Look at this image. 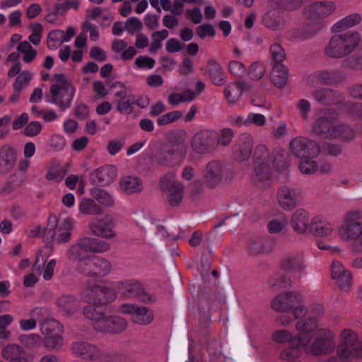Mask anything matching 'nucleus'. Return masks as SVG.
I'll list each match as a JSON object with an SVG mask.
<instances>
[{
	"label": "nucleus",
	"mask_w": 362,
	"mask_h": 362,
	"mask_svg": "<svg viewBox=\"0 0 362 362\" xmlns=\"http://www.w3.org/2000/svg\"><path fill=\"white\" fill-rule=\"evenodd\" d=\"M182 116V113L181 111L175 110L169 112L158 117L157 119V124L160 126L165 125L179 119Z\"/></svg>",
	"instance_id": "62"
},
{
	"label": "nucleus",
	"mask_w": 362,
	"mask_h": 362,
	"mask_svg": "<svg viewBox=\"0 0 362 362\" xmlns=\"http://www.w3.org/2000/svg\"><path fill=\"white\" fill-rule=\"evenodd\" d=\"M196 97L195 93L192 90H187L183 93H172L168 97V102L173 106H177L180 103L191 102Z\"/></svg>",
	"instance_id": "51"
},
{
	"label": "nucleus",
	"mask_w": 362,
	"mask_h": 362,
	"mask_svg": "<svg viewBox=\"0 0 362 362\" xmlns=\"http://www.w3.org/2000/svg\"><path fill=\"white\" fill-rule=\"evenodd\" d=\"M266 122L267 119L264 115L262 114L250 113L244 120V125L245 127H250L252 125L262 127L266 124Z\"/></svg>",
	"instance_id": "61"
},
{
	"label": "nucleus",
	"mask_w": 362,
	"mask_h": 362,
	"mask_svg": "<svg viewBox=\"0 0 362 362\" xmlns=\"http://www.w3.org/2000/svg\"><path fill=\"white\" fill-rule=\"evenodd\" d=\"M81 299L92 308L106 305L115 300L116 292L112 287L103 284L88 283L81 294Z\"/></svg>",
	"instance_id": "9"
},
{
	"label": "nucleus",
	"mask_w": 362,
	"mask_h": 362,
	"mask_svg": "<svg viewBox=\"0 0 362 362\" xmlns=\"http://www.w3.org/2000/svg\"><path fill=\"white\" fill-rule=\"evenodd\" d=\"M303 4V0H269V6L271 8H280L288 11L299 9Z\"/></svg>",
	"instance_id": "47"
},
{
	"label": "nucleus",
	"mask_w": 362,
	"mask_h": 362,
	"mask_svg": "<svg viewBox=\"0 0 362 362\" xmlns=\"http://www.w3.org/2000/svg\"><path fill=\"white\" fill-rule=\"evenodd\" d=\"M273 340L277 343L289 341L291 347L284 349L281 353V358L285 362H300L301 346L298 343H294V336L286 329L277 330L273 334Z\"/></svg>",
	"instance_id": "15"
},
{
	"label": "nucleus",
	"mask_w": 362,
	"mask_h": 362,
	"mask_svg": "<svg viewBox=\"0 0 362 362\" xmlns=\"http://www.w3.org/2000/svg\"><path fill=\"white\" fill-rule=\"evenodd\" d=\"M271 59L274 64H282L286 58V52L281 45L277 42L271 45L269 47Z\"/></svg>",
	"instance_id": "55"
},
{
	"label": "nucleus",
	"mask_w": 362,
	"mask_h": 362,
	"mask_svg": "<svg viewBox=\"0 0 362 362\" xmlns=\"http://www.w3.org/2000/svg\"><path fill=\"white\" fill-rule=\"evenodd\" d=\"M251 86V84L245 81L230 82L226 86L223 94L228 103L235 104L241 98L243 91L249 90Z\"/></svg>",
	"instance_id": "31"
},
{
	"label": "nucleus",
	"mask_w": 362,
	"mask_h": 362,
	"mask_svg": "<svg viewBox=\"0 0 362 362\" xmlns=\"http://www.w3.org/2000/svg\"><path fill=\"white\" fill-rule=\"evenodd\" d=\"M92 197L99 204L107 208L115 206V199L113 194L105 189L94 187L90 190Z\"/></svg>",
	"instance_id": "45"
},
{
	"label": "nucleus",
	"mask_w": 362,
	"mask_h": 362,
	"mask_svg": "<svg viewBox=\"0 0 362 362\" xmlns=\"http://www.w3.org/2000/svg\"><path fill=\"white\" fill-rule=\"evenodd\" d=\"M299 169L303 174L311 175L317 173H327L331 171L332 166L327 163L320 164L315 158H305L301 159L299 163Z\"/></svg>",
	"instance_id": "34"
},
{
	"label": "nucleus",
	"mask_w": 362,
	"mask_h": 362,
	"mask_svg": "<svg viewBox=\"0 0 362 362\" xmlns=\"http://www.w3.org/2000/svg\"><path fill=\"white\" fill-rule=\"evenodd\" d=\"M160 187L168 193V202L171 206L180 204L184 195V185L177 180L175 172L168 173L160 177Z\"/></svg>",
	"instance_id": "13"
},
{
	"label": "nucleus",
	"mask_w": 362,
	"mask_h": 362,
	"mask_svg": "<svg viewBox=\"0 0 362 362\" xmlns=\"http://www.w3.org/2000/svg\"><path fill=\"white\" fill-rule=\"evenodd\" d=\"M115 226L116 221L110 214L93 219L88 225L90 232L94 235L104 239H112L117 236Z\"/></svg>",
	"instance_id": "18"
},
{
	"label": "nucleus",
	"mask_w": 362,
	"mask_h": 362,
	"mask_svg": "<svg viewBox=\"0 0 362 362\" xmlns=\"http://www.w3.org/2000/svg\"><path fill=\"white\" fill-rule=\"evenodd\" d=\"M121 190L127 194H133L139 193L143 189V183L141 180L132 175L123 177L119 182Z\"/></svg>",
	"instance_id": "39"
},
{
	"label": "nucleus",
	"mask_w": 362,
	"mask_h": 362,
	"mask_svg": "<svg viewBox=\"0 0 362 362\" xmlns=\"http://www.w3.org/2000/svg\"><path fill=\"white\" fill-rule=\"evenodd\" d=\"M228 69L230 73L235 76H242L247 71L246 66L243 63L236 60H231L228 62Z\"/></svg>",
	"instance_id": "63"
},
{
	"label": "nucleus",
	"mask_w": 362,
	"mask_h": 362,
	"mask_svg": "<svg viewBox=\"0 0 362 362\" xmlns=\"http://www.w3.org/2000/svg\"><path fill=\"white\" fill-rule=\"evenodd\" d=\"M345 74L343 71L337 69L320 70L312 74L308 79V83L313 86L315 82L326 86H339L345 81Z\"/></svg>",
	"instance_id": "23"
},
{
	"label": "nucleus",
	"mask_w": 362,
	"mask_h": 362,
	"mask_svg": "<svg viewBox=\"0 0 362 362\" xmlns=\"http://www.w3.org/2000/svg\"><path fill=\"white\" fill-rule=\"evenodd\" d=\"M79 211L83 214L96 215L100 213V208L93 199H83L78 204Z\"/></svg>",
	"instance_id": "52"
},
{
	"label": "nucleus",
	"mask_w": 362,
	"mask_h": 362,
	"mask_svg": "<svg viewBox=\"0 0 362 362\" xmlns=\"http://www.w3.org/2000/svg\"><path fill=\"white\" fill-rule=\"evenodd\" d=\"M135 103L133 95H127V98L118 100L115 102L116 110L122 114L129 115L133 111V105Z\"/></svg>",
	"instance_id": "54"
},
{
	"label": "nucleus",
	"mask_w": 362,
	"mask_h": 362,
	"mask_svg": "<svg viewBox=\"0 0 362 362\" xmlns=\"http://www.w3.org/2000/svg\"><path fill=\"white\" fill-rule=\"evenodd\" d=\"M291 153L300 159L315 158L320 152L319 144L308 138L299 136L290 142Z\"/></svg>",
	"instance_id": "17"
},
{
	"label": "nucleus",
	"mask_w": 362,
	"mask_h": 362,
	"mask_svg": "<svg viewBox=\"0 0 362 362\" xmlns=\"http://www.w3.org/2000/svg\"><path fill=\"white\" fill-rule=\"evenodd\" d=\"M336 8V4L332 1L314 2L304 8L303 15L311 21L322 19L334 13Z\"/></svg>",
	"instance_id": "25"
},
{
	"label": "nucleus",
	"mask_w": 362,
	"mask_h": 362,
	"mask_svg": "<svg viewBox=\"0 0 362 362\" xmlns=\"http://www.w3.org/2000/svg\"><path fill=\"white\" fill-rule=\"evenodd\" d=\"M306 347V351L316 356L332 351L335 347L333 334L329 329H320L312 345Z\"/></svg>",
	"instance_id": "20"
},
{
	"label": "nucleus",
	"mask_w": 362,
	"mask_h": 362,
	"mask_svg": "<svg viewBox=\"0 0 362 362\" xmlns=\"http://www.w3.org/2000/svg\"><path fill=\"white\" fill-rule=\"evenodd\" d=\"M334 130L335 136H332V139H339L344 141H350L353 140L356 136L355 130L348 125L337 123L336 129Z\"/></svg>",
	"instance_id": "50"
},
{
	"label": "nucleus",
	"mask_w": 362,
	"mask_h": 362,
	"mask_svg": "<svg viewBox=\"0 0 362 362\" xmlns=\"http://www.w3.org/2000/svg\"><path fill=\"white\" fill-rule=\"evenodd\" d=\"M247 70L249 78L253 81L261 80L266 74V64L261 61H256L250 64Z\"/></svg>",
	"instance_id": "48"
},
{
	"label": "nucleus",
	"mask_w": 362,
	"mask_h": 362,
	"mask_svg": "<svg viewBox=\"0 0 362 362\" xmlns=\"http://www.w3.org/2000/svg\"><path fill=\"white\" fill-rule=\"evenodd\" d=\"M281 267L293 276H301L307 268L304 254L296 252L286 255L281 260Z\"/></svg>",
	"instance_id": "27"
},
{
	"label": "nucleus",
	"mask_w": 362,
	"mask_h": 362,
	"mask_svg": "<svg viewBox=\"0 0 362 362\" xmlns=\"http://www.w3.org/2000/svg\"><path fill=\"white\" fill-rule=\"evenodd\" d=\"M332 32L334 34L329 39L324 49L326 56L330 58L339 59L345 57L354 52L360 45L361 37V34L357 31Z\"/></svg>",
	"instance_id": "2"
},
{
	"label": "nucleus",
	"mask_w": 362,
	"mask_h": 362,
	"mask_svg": "<svg viewBox=\"0 0 362 362\" xmlns=\"http://www.w3.org/2000/svg\"><path fill=\"white\" fill-rule=\"evenodd\" d=\"M361 21L359 13H352L337 21L331 29L332 31L348 32L349 29L358 25Z\"/></svg>",
	"instance_id": "41"
},
{
	"label": "nucleus",
	"mask_w": 362,
	"mask_h": 362,
	"mask_svg": "<svg viewBox=\"0 0 362 362\" xmlns=\"http://www.w3.org/2000/svg\"><path fill=\"white\" fill-rule=\"evenodd\" d=\"M17 49L23 54V60L26 63H30L37 55V51L27 41L20 42Z\"/></svg>",
	"instance_id": "53"
},
{
	"label": "nucleus",
	"mask_w": 362,
	"mask_h": 362,
	"mask_svg": "<svg viewBox=\"0 0 362 362\" xmlns=\"http://www.w3.org/2000/svg\"><path fill=\"white\" fill-rule=\"evenodd\" d=\"M267 241L262 237H252L248 243V252L252 255H259L269 252L267 246Z\"/></svg>",
	"instance_id": "49"
},
{
	"label": "nucleus",
	"mask_w": 362,
	"mask_h": 362,
	"mask_svg": "<svg viewBox=\"0 0 362 362\" xmlns=\"http://www.w3.org/2000/svg\"><path fill=\"white\" fill-rule=\"evenodd\" d=\"M207 70L211 82L217 86H223L227 81V75L221 64L211 59L207 62Z\"/></svg>",
	"instance_id": "35"
},
{
	"label": "nucleus",
	"mask_w": 362,
	"mask_h": 362,
	"mask_svg": "<svg viewBox=\"0 0 362 362\" xmlns=\"http://www.w3.org/2000/svg\"><path fill=\"white\" fill-rule=\"evenodd\" d=\"M290 226L298 234H305L310 226L309 212L304 209H296L291 216Z\"/></svg>",
	"instance_id": "33"
},
{
	"label": "nucleus",
	"mask_w": 362,
	"mask_h": 362,
	"mask_svg": "<svg viewBox=\"0 0 362 362\" xmlns=\"http://www.w3.org/2000/svg\"><path fill=\"white\" fill-rule=\"evenodd\" d=\"M288 220L285 216L279 218H274L268 222L267 228L269 233L274 234L281 232L287 226Z\"/></svg>",
	"instance_id": "57"
},
{
	"label": "nucleus",
	"mask_w": 362,
	"mask_h": 362,
	"mask_svg": "<svg viewBox=\"0 0 362 362\" xmlns=\"http://www.w3.org/2000/svg\"><path fill=\"white\" fill-rule=\"evenodd\" d=\"M54 83L50 86V98L47 102L58 106L61 110L70 107L76 92V88L63 74L54 76Z\"/></svg>",
	"instance_id": "6"
},
{
	"label": "nucleus",
	"mask_w": 362,
	"mask_h": 362,
	"mask_svg": "<svg viewBox=\"0 0 362 362\" xmlns=\"http://www.w3.org/2000/svg\"><path fill=\"white\" fill-rule=\"evenodd\" d=\"M317 327V320L313 318L308 317L307 319L298 320L296 325V329L298 334L294 336L293 341L298 343L301 347L308 346L313 338V334H317V330L320 329Z\"/></svg>",
	"instance_id": "22"
},
{
	"label": "nucleus",
	"mask_w": 362,
	"mask_h": 362,
	"mask_svg": "<svg viewBox=\"0 0 362 362\" xmlns=\"http://www.w3.org/2000/svg\"><path fill=\"white\" fill-rule=\"evenodd\" d=\"M325 310L322 304L320 303H314L307 308V314L309 318L316 320L317 322L325 315Z\"/></svg>",
	"instance_id": "59"
},
{
	"label": "nucleus",
	"mask_w": 362,
	"mask_h": 362,
	"mask_svg": "<svg viewBox=\"0 0 362 362\" xmlns=\"http://www.w3.org/2000/svg\"><path fill=\"white\" fill-rule=\"evenodd\" d=\"M16 150L10 145L0 148V175H6L12 171L16 162Z\"/></svg>",
	"instance_id": "32"
},
{
	"label": "nucleus",
	"mask_w": 362,
	"mask_h": 362,
	"mask_svg": "<svg viewBox=\"0 0 362 362\" xmlns=\"http://www.w3.org/2000/svg\"><path fill=\"white\" fill-rule=\"evenodd\" d=\"M40 331L45 336L44 344L51 349H59L63 344L62 325L54 319L45 320L40 326Z\"/></svg>",
	"instance_id": "14"
},
{
	"label": "nucleus",
	"mask_w": 362,
	"mask_h": 362,
	"mask_svg": "<svg viewBox=\"0 0 362 362\" xmlns=\"http://www.w3.org/2000/svg\"><path fill=\"white\" fill-rule=\"evenodd\" d=\"M1 356L9 362H21L24 359V349L16 344H8L1 349Z\"/></svg>",
	"instance_id": "40"
},
{
	"label": "nucleus",
	"mask_w": 362,
	"mask_h": 362,
	"mask_svg": "<svg viewBox=\"0 0 362 362\" xmlns=\"http://www.w3.org/2000/svg\"><path fill=\"white\" fill-rule=\"evenodd\" d=\"M111 248L110 244L103 240L92 237H83L72 244L66 251V257L71 261L87 262L93 257L91 254L104 253Z\"/></svg>",
	"instance_id": "3"
},
{
	"label": "nucleus",
	"mask_w": 362,
	"mask_h": 362,
	"mask_svg": "<svg viewBox=\"0 0 362 362\" xmlns=\"http://www.w3.org/2000/svg\"><path fill=\"white\" fill-rule=\"evenodd\" d=\"M119 312L130 315L132 320L136 324L148 325L153 319V313L148 308L133 304H123L119 308Z\"/></svg>",
	"instance_id": "28"
},
{
	"label": "nucleus",
	"mask_w": 362,
	"mask_h": 362,
	"mask_svg": "<svg viewBox=\"0 0 362 362\" xmlns=\"http://www.w3.org/2000/svg\"><path fill=\"white\" fill-rule=\"evenodd\" d=\"M338 357L343 361L362 358V340L353 330L345 329L340 335V343L337 350Z\"/></svg>",
	"instance_id": "10"
},
{
	"label": "nucleus",
	"mask_w": 362,
	"mask_h": 362,
	"mask_svg": "<svg viewBox=\"0 0 362 362\" xmlns=\"http://www.w3.org/2000/svg\"><path fill=\"white\" fill-rule=\"evenodd\" d=\"M116 169L113 166H103L95 170L92 176L94 181L99 185H107L110 184L116 177Z\"/></svg>",
	"instance_id": "42"
},
{
	"label": "nucleus",
	"mask_w": 362,
	"mask_h": 362,
	"mask_svg": "<svg viewBox=\"0 0 362 362\" xmlns=\"http://www.w3.org/2000/svg\"><path fill=\"white\" fill-rule=\"evenodd\" d=\"M75 221L65 214L50 215L47 228L44 230V238L47 241H54L58 244L66 243L71 239V231Z\"/></svg>",
	"instance_id": "5"
},
{
	"label": "nucleus",
	"mask_w": 362,
	"mask_h": 362,
	"mask_svg": "<svg viewBox=\"0 0 362 362\" xmlns=\"http://www.w3.org/2000/svg\"><path fill=\"white\" fill-rule=\"evenodd\" d=\"M300 195L298 189L286 185L281 186L276 193L278 204L281 209L291 211L298 204Z\"/></svg>",
	"instance_id": "26"
},
{
	"label": "nucleus",
	"mask_w": 362,
	"mask_h": 362,
	"mask_svg": "<svg viewBox=\"0 0 362 362\" xmlns=\"http://www.w3.org/2000/svg\"><path fill=\"white\" fill-rule=\"evenodd\" d=\"M168 36L167 30L154 32L152 35V42L149 48L150 52H154L161 47V41Z\"/></svg>",
	"instance_id": "58"
},
{
	"label": "nucleus",
	"mask_w": 362,
	"mask_h": 362,
	"mask_svg": "<svg viewBox=\"0 0 362 362\" xmlns=\"http://www.w3.org/2000/svg\"><path fill=\"white\" fill-rule=\"evenodd\" d=\"M20 340L25 346L31 349L39 346L41 343V337L37 334L21 335Z\"/></svg>",
	"instance_id": "60"
},
{
	"label": "nucleus",
	"mask_w": 362,
	"mask_h": 362,
	"mask_svg": "<svg viewBox=\"0 0 362 362\" xmlns=\"http://www.w3.org/2000/svg\"><path fill=\"white\" fill-rule=\"evenodd\" d=\"M78 269L87 276L103 277L110 273L112 264L105 258L93 256L87 262L78 263Z\"/></svg>",
	"instance_id": "19"
},
{
	"label": "nucleus",
	"mask_w": 362,
	"mask_h": 362,
	"mask_svg": "<svg viewBox=\"0 0 362 362\" xmlns=\"http://www.w3.org/2000/svg\"><path fill=\"white\" fill-rule=\"evenodd\" d=\"M281 155L273 152L270 154L264 145L256 147L253 155L255 170V182L257 185L267 181L269 178V170L272 165L279 166Z\"/></svg>",
	"instance_id": "7"
},
{
	"label": "nucleus",
	"mask_w": 362,
	"mask_h": 362,
	"mask_svg": "<svg viewBox=\"0 0 362 362\" xmlns=\"http://www.w3.org/2000/svg\"><path fill=\"white\" fill-rule=\"evenodd\" d=\"M218 133L213 129H204L197 133L192 141V149L199 153L214 151L218 145Z\"/></svg>",
	"instance_id": "16"
},
{
	"label": "nucleus",
	"mask_w": 362,
	"mask_h": 362,
	"mask_svg": "<svg viewBox=\"0 0 362 362\" xmlns=\"http://www.w3.org/2000/svg\"><path fill=\"white\" fill-rule=\"evenodd\" d=\"M337 233L344 242L352 243L354 252H362V210L354 209L346 211Z\"/></svg>",
	"instance_id": "1"
},
{
	"label": "nucleus",
	"mask_w": 362,
	"mask_h": 362,
	"mask_svg": "<svg viewBox=\"0 0 362 362\" xmlns=\"http://www.w3.org/2000/svg\"><path fill=\"white\" fill-rule=\"evenodd\" d=\"M32 78V73L30 71H23L16 77L13 85L15 92L20 93L29 83Z\"/></svg>",
	"instance_id": "56"
},
{
	"label": "nucleus",
	"mask_w": 362,
	"mask_h": 362,
	"mask_svg": "<svg viewBox=\"0 0 362 362\" xmlns=\"http://www.w3.org/2000/svg\"><path fill=\"white\" fill-rule=\"evenodd\" d=\"M71 350L75 356L86 361H98L102 356V351L99 347L85 341L74 342Z\"/></svg>",
	"instance_id": "24"
},
{
	"label": "nucleus",
	"mask_w": 362,
	"mask_h": 362,
	"mask_svg": "<svg viewBox=\"0 0 362 362\" xmlns=\"http://www.w3.org/2000/svg\"><path fill=\"white\" fill-rule=\"evenodd\" d=\"M112 49L116 54V59L124 61L132 59L136 54L134 47H128L127 43L120 39H116L112 41Z\"/></svg>",
	"instance_id": "36"
},
{
	"label": "nucleus",
	"mask_w": 362,
	"mask_h": 362,
	"mask_svg": "<svg viewBox=\"0 0 362 362\" xmlns=\"http://www.w3.org/2000/svg\"><path fill=\"white\" fill-rule=\"evenodd\" d=\"M65 138L59 134L52 135L49 141V147L54 151H62L66 146Z\"/></svg>",
	"instance_id": "64"
},
{
	"label": "nucleus",
	"mask_w": 362,
	"mask_h": 362,
	"mask_svg": "<svg viewBox=\"0 0 362 362\" xmlns=\"http://www.w3.org/2000/svg\"><path fill=\"white\" fill-rule=\"evenodd\" d=\"M57 307L64 314L72 315L80 307L78 300L70 295H63L57 299Z\"/></svg>",
	"instance_id": "43"
},
{
	"label": "nucleus",
	"mask_w": 362,
	"mask_h": 362,
	"mask_svg": "<svg viewBox=\"0 0 362 362\" xmlns=\"http://www.w3.org/2000/svg\"><path fill=\"white\" fill-rule=\"evenodd\" d=\"M334 116L329 111H321L313 125L315 134L324 139H332L335 136L337 124Z\"/></svg>",
	"instance_id": "21"
},
{
	"label": "nucleus",
	"mask_w": 362,
	"mask_h": 362,
	"mask_svg": "<svg viewBox=\"0 0 362 362\" xmlns=\"http://www.w3.org/2000/svg\"><path fill=\"white\" fill-rule=\"evenodd\" d=\"M288 69L283 64H274L270 74L272 83L277 88L284 87L288 81Z\"/></svg>",
	"instance_id": "44"
},
{
	"label": "nucleus",
	"mask_w": 362,
	"mask_h": 362,
	"mask_svg": "<svg viewBox=\"0 0 362 362\" xmlns=\"http://www.w3.org/2000/svg\"><path fill=\"white\" fill-rule=\"evenodd\" d=\"M233 177V172L223 162L218 160L208 162L203 173L204 184L211 189L222 182L231 180Z\"/></svg>",
	"instance_id": "11"
},
{
	"label": "nucleus",
	"mask_w": 362,
	"mask_h": 362,
	"mask_svg": "<svg viewBox=\"0 0 362 362\" xmlns=\"http://www.w3.org/2000/svg\"><path fill=\"white\" fill-rule=\"evenodd\" d=\"M117 288L123 294L129 297L137 296L143 291L141 284L134 279L119 282Z\"/></svg>",
	"instance_id": "46"
},
{
	"label": "nucleus",
	"mask_w": 362,
	"mask_h": 362,
	"mask_svg": "<svg viewBox=\"0 0 362 362\" xmlns=\"http://www.w3.org/2000/svg\"><path fill=\"white\" fill-rule=\"evenodd\" d=\"M268 8L262 19L264 25L273 30L281 29L285 25V21L280 12L281 9L271 8L269 6Z\"/></svg>",
	"instance_id": "37"
},
{
	"label": "nucleus",
	"mask_w": 362,
	"mask_h": 362,
	"mask_svg": "<svg viewBox=\"0 0 362 362\" xmlns=\"http://www.w3.org/2000/svg\"><path fill=\"white\" fill-rule=\"evenodd\" d=\"M76 35L74 27H68L66 31L54 30L49 33L47 37V45L49 49L59 48L64 42H67Z\"/></svg>",
	"instance_id": "30"
},
{
	"label": "nucleus",
	"mask_w": 362,
	"mask_h": 362,
	"mask_svg": "<svg viewBox=\"0 0 362 362\" xmlns=\"http://www.w3.org/2000/svg\"><path fill=\"white\" fill-rule=\"evenodd\" d=\"M314 98L320 103L332 105L341 100L342 94L331 88H320L314 92Z\"/></svg>",
	"instance_id": "38"
},
{
	"label": "nucleus",
	"mask_w": 362,
	"mask_h": 362,
	"mask_svg": "<svg viewBox=\"0 0 362 362\" xmlns=\"http://www.w3.org/2000/svg\"><path fill=\"white\" fill-rule=\"evenodd\" d=\"M187 152L186 146L172 144L160 148L156 156V161L162 166H179L184 161Z\"/></svg>",
	"instance_id": "12"
},
{
	"label": "nucleus",
	"mask_w": 362,
	"mask_h": 362,
	"mask_svg": "<svg viewBox=\"0 0 362 362\" xmlns=\"http://www.w3.org/2000/svg\"><path fill=\"white\" fill-rule=\"evenodd\" d=\"M83 314L93 321V327L97 332L119 334L127 327V322L124 318L119 316H107L92 306L83 308Z\"/></svg>",
	"instance_id": "4"
},
{
	"label": "nucleus",
	"mask_w": 362,
	"mask_h": 362,
	"mask_svg": "<svg viewBox=\"0 0 362 362\" xmlns=\"http://www.w3.org/2000/svg\"><path fill=\"white\" fill-rule=\"evenodd\" d=\"M48 250L49 249L47 247L40 250L37 255L36 260L33 265V269L39 273H40L42 272V269L44 268L42 277L46 281H49L52 278L54 267L57 264L56 260L54 259H52L45 265V262L49 256Z\"/></svg>",
	"instance_id": "29"
},
{
	"label": "nucleus",
	"mask_w": 362,
	"mask_h": 362,
	"mask_svg": "<svg viewBox=\"0 0 362 362\" xmlns=\"http://www.w3.org/2000/svg\"><path fill=\"white\" fill-rule=\"evenodd\" d=\"M271 307L276 312L290 310L294 318L298 319L307 315L302 294L298 291L284 292L279 294L271 302Z\"/></svg>",
	"instance_id": "8"
}]
</instances>
